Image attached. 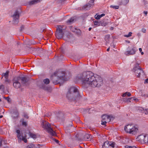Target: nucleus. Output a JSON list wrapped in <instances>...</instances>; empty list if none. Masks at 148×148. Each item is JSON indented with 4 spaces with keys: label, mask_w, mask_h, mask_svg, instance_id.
<instances>
[{
    "label": "nucleus",
    "mask_w": 148,
    "mask_h": 148,
    "mask_svg": "<svg viewBox=\"0 0 148 148\" xmlns=\"http://www.w3.org/2000/svg\"><path fill=\"white\" fill-rule=\"evenodd\" d=\"M143 109L144 111V112L145 114H147L148 113V109H145L144 110V109L143 108Z\"/></svg>",
    "instance_id": "43"
},
{
    "label": "nucleus",
    "mask_w": 148,
    "mask_h": 148,
    "mask_svg": "<svg viewBox=\"0 0 148 148\" xmlns=\"http://www.w3.org/2000/svg\"><path fill=\"white\" fill-rule=\"evenodd\" d=\"M72 32H75L78 36L81 35V31L80 29H75V31H72Z\"/></svg>",
    "instance_id": "26"
},
{
    "label": "nucleus",
    "mask_w": 148,
    "mask_h": 148,
    "mask_svg": "<svg viewBox=\"0 0 148 148\" xmlns=\"http://www.w3.org/2000/svg\"><path fill=\"white\" fill-rule=\"evenodd\" d=\"M124 36L125 37H127V38H128L129 37H130V36L128 35H124Z\"/></svg>",
    "instance_id": "56"
},
{
    "label": "nucleus",
    "mask_w": 148,
    "mask_h": 148,
    "mask_svg": "<svg viewBox=\"0 0 148 148\" xmlns=\"http://www.w3.org/2000/svg\"><path fill=\"white\" fill-rule=\"evenodd\" d=\"M145 97H148V94H147L146 95H145Z\"/></svg>",
    "instance_id": "63"
},
{
    "label": "nucleus",
    "mask_w": 148,
    "mask_h": 148,
    "mask_svg": "<svg viewBox=\"0 0 148 148\" xmlns=\"http://www.w3.org/2000/svg\"><path fill=\"white\" fill-rule=\"evenodd\" d=\"M91 7V5L89 4L88 3L86 4V5H84L82 7L85 10H89Z\"/></svg>",
    "instance_id": "19"
},
{
    "label": "nucleus",
    "mask_w": 148,
    "mask_h": 148,
    "mask_svg": "<svg viewBox=\"0 0 148 148\" xmlns=\"http://www.w3.org/2000/svg\"><path fill=\"white\" fill-rule=\"evenodd\" d=\"M13 19V23L15 24H17L19 22V13L17 10L14 12L12 16Z\"/></svg>",
    "instance_id": "7"
},
{
    "label": "nucleus",
    "mask_w": 148,
    "mask_h": 148,
    "mask_svg": "<svg viewBox=\"0 0 148 148\" xmlns=\"http://www.w3.org/2000/svg\"><path fill=\"white\" fill-rule=\"evenodd\" d=\"M24 26L23 25H22L20 27V32L22 31L24 29Z\"/></svg>",
    "instance_id": "47"
},
{
    "label": "nucleus",
    "mask_w": 148,
    "mask_h": 148,
    "mask_svg": "<svg viewBox=\"0 0 148 148\" xmlns=\"http://www.w3.org/2000/svg\"><path fill=\"white\" fill-rule=\"evenodd\" d=\"M110 38V35H107L105 36V40L106 41V44L107 45V43H108L109 39Z\"/></svg>",
    "instance_id": "23"
},
{
    "label": "nucleus",
    "mask_w": 148,
    "mask_h": 148,
    "mask_svg": "<svg viewBox=\"0 0 148 148\" xmlns=\"http://www.w3.org/2000/svg\"><path fill=\"white\" fill-rule=\"evenodd\" d=\"M29 133L30 136L32 138H36V135L35 134H33L31 132H29Z\"/></svg>",
    "instance_id": "33"
},
{
    "label": "nucleus",
    "mask_w": 148,
    "mask_h": 148,
    "mask_svg": "<svg viewBox=\"0 0 148 148\" xmlns=\"http://www.w3.org/2000/svg\"><path fill=\"white\" fill-rule=\"evenodd\" d=\"M2 140H0V146H1L2 145Z\"/></svg>",
    "instance_id": "58"
},
{
    "label": "nucleus",
    "mask_w": 148,
    "mask_h": 148,
    "mask_svg": "<svg viewBox=\"0 0 148 148\" xmlns=\"http://www.w3.org/2000/svg\"><path fill=\"white\" fill-rule=\"evenodd\" d=\"M66 97L69 100H78L82 98L80 95L77 88L72 87L69 90L67 93Z\"/></svg>",
    "instance_id": "3"
},
{
    "label": "nucleus",
    "mask_w": 148,
    "mask_h": 148,
    "mask_svg": "<svg viewBox=\"0 0 148 148\" xmlns=\"http://www.w3.org/2000/svg\"><path fill=\"white\" fill-rule=\"evenodd\" d=\"M50 130L48 132L51 135L53 136L56 135V134L55 132L53 130L52 128L50 129Z\"/></svg>",
    "instance_id": "27"
},
{
    "label": "nucleus",
    "mask_w": 148,
    "mask_h": 148,
    "mask_svg": "<svg viewBox=\"0 0 148 148\" xmlns=\"http://www.w3.org/2000/svg\"><path fill=\"white\" fill-rule=\"evenodd\" d=\"M29 44L28 45H35L36 44V42L34 41L33 40H30L29 41Z\"/></svg>",
    "instance_id": "34"
},
{
    "label": "nucleus",
    "mask_w": 148,
    "mask_h": 148,
    "mask_svg": "<svg viewBox=\"0 0 148 148\" xmlns=\"http://www.w3.org/2000/svg\"><path fill=\"white\" fill-rule=\"evenodd\" d=\"M18 111L17 109H16L13 111L12 113V117L13 119H15L18 117Z\"/></svg>",
    "instance_id": "13"
},
{
    "label": "nucleus",
    "mask_w": 148,
    "mask_h": 148,
    "mask_svg": "<svg viewBox=\"0 0 148 148\" xmlns=\"http://www.w3.org/2000/svg\"><path fill=\"white\" fill-rule=\"evenodd\" d=\"M73 123L71 121H68L66 122V126L65 127H73Z\"/></svg>",
    "instance_id": "20"
},
{
    "label": "nucleus",
    "mask_w": 148,
    "mask_h": 148,
    "mask_svg": "<svg viewBox=\"0 0 148 148\" xmlns=\"http://www.w3.org/2000/svg\"><path fill=\"white\" fill-rule=\"evenodd\" d=\"M133 124H128L125 126L124 127V130L125 131L130 134V131L131 130L133 127Z\"/></svg>",
    "instance_id": "10"
},
{
    "label": "nucleus",
    "mask_w": 148,
    "mask_h": 148,
    "mask_svg": "<svg viewBox=\"0 0 148 148\" xmlns=\"http://www.w3.org/2000/svg\"><path fill=\"white\" fill-rule=\"evenodd\" d=\"M109 50H110V48H109L107 49V51H109Z\"/></svg>",
    "instance_id": "62"
},
{
    "label": "nucleus",
    "mask_w": 148,
    "mask_h": 148,
    "mask_svg": "<svg viewBox=\"0 0 148 148\" xmlns=\"http://www.w3.org/2000/svg\"><path fill=\"white\" fill-rule=\"evenodd\" d=\"M16 133L17 134V137L18 139H21V136L20 134V131L19 130H17L16 131Z\"/></svg>",
    "instance_id": "30"
},
{
    "label": "nucleus",
    "mask_w": 148,
    "mask_h": 148,
    "mask_svg": "<svg viewBox=\"0 0 148 148\" xmlns=\"http://www.w3.org/2000/svg\"><path fill=\"white\" fill-rule=\"evenodd\" d=\"M127 92H126L125 93H124L123 95H122V97H125L126 95H127Z\"/></svg>",
    "instance_id": "52"
},
{
    "label": "nucleus",
    "mask_w": 148,
    "mask_h": 148,
    "mask_svg": "<svg viewBox=\"0 0 148 148\" xmlns=\"http://www.w3.org/2000/svg\"><path fill=\"white\" fill-rule=\"evenodd\" d=\"M132 98H128L127 99H125V98H123V101H124L125 102H128V101H129L130 102V100Z\"/></svg>",
    "instance_id": "40"
},
{
    "label": "nucleus",
    "mask_w": 148,
    "mask_h": 148,
    "mask_svg": "<svg viewBox=\"0 0 148 148\" xmlns=\"http://www.w3.org/2000/svg\"><path fill=\"white\" fill-rule=\"evenodd\" d=\"M53 140L57 143H59V141L58 140H56L55 139H54Z\"/></svg>",
    "instance_id": "54"
},
{
    "label": "nucleus",
    "mask_w": 148,
    "mask_h": 148,
    "mask_svg": "<svg viewBox=\"0 0 148 148\" xmlns=\"http://www.w3.org/2000/svg\"><path fill=\"white\" fill-rule=\"evenodd\" d=\"M4 98L7 101L8 103H10L11 101L10 98L9 97H5Z\"/></svg>",
    "instance_id": "42"
},
{
    "label": "nucleus",
    "mask_w": 148,
    "mask_h": 148,
    "mask_svg": "<svg viewBox=\"0 0 148 148\" xmlns=\"http://www.w3.org/2000/svg\"><path fill=\"white\" fill-rule=\"evenodd\" d=\"M21 81L20 77H16L13 78L12 79L13 86L16 88H20L21 86V84L20 81Z\"/></svg>",
    "instance_id": "6"
},
{
    "label": "nucleus",
    "mask_w": 148,
    "mask_h": 148,
    "mask_svg": "<svg viewBox=\"0 0 148 148\" xmlns=\"http://www.w3.org/2000/svg\"><path fill=\"white\" fill-rule=\"evenodd\" d=\"M101 22L102 24H103L104 25H105L103 26H105L107 25V23L106 22H104L103 21H101Z\"/></svg>",
    "instance_id": "51"
},
{
    "label": "nucleus",
    "mask_w": 148,
    "mask_h": 148,
    "mask_svg": "<svg viewBox=\"0 0 148 148\" xmlns=\"http://www.w3.org/2000/svg\"><path fill=\"white\" fill-rule=\"evenodd\" d=\"M102 122L101 123V124L102 125H105L106 124V123H107V122L106 121H102V120H101Z\"/></svg>",
    "instance_id": "44"
},
{
    "label": "nucleus",
    "mask_w": 148,
    "mask_h": 148,
    "mask_svg": "<svg viewBox=\"0 0 148 148\" xmlns=\"http://www.w3.org/2000/svg\"><path fill=\"white\" fill-rule=\"evenodd\" d=\"M132 32H129L128 33V35L130 36H132Z\"/></svg>",
    "instance_id": "55"
},
{
    "label": "nucleus",
    "mask_w": 148,
    "mask_h": 148,
    "mask_svg": "<svg viewBox=\"0 0 148 148\" xmlns=\"http://www.w3.org/2000/svg\"><path fill=\"white\" fill-rule=\"evenodd\" d=\"M40 88L45 90H47V88L46 87L45 85L43 84L41 85V86L40 87Z\"/></svg>",
    "instance_id": "37"
},
{
    "label": "nucleus",
    "mask_w": 148,
    "mask_h": 148,
    "mask_svg": "<svg viewBox=\"0 0 148 148\" xmlns=\"http://www.w3.org/2000/svg\"><path fill=\"white\" fill-rule=\"evenodd\" d=\"M127 96L128 97H130L131 96V94L130 92H127Z\"/></svg>",
    "instance_id": "50"
},
{
    "label": "nucleus",
    "mask_w": 148,
    "mask_h": 148,
    "mask_svg": "<svg viewBox=\"0 0 148 148\" xmlns=\"http://www.w3.org/2000/svg\"><path fill=\"white\" fill-rule=\"evenodd\" d=\"M34 145L31 143L27 147V148H32L34 146Z\"/></svg>",
    "instance_id": "38"
},
{
    "label": "nucleus",
    "mask_w": 148,
    "mask_h": 148,
    "mask_svg": "<svg viewBox=\"0 0 148 148\" xmlns=\"http://www.w3.org/2000/svg\"><path fill=\"white\" fill-rule=\"evenodd\" d=\"M139 50L141 52L142 51V49L141 48H139Z\"/></svg>",
    "instance_id": "60"
},
{
    "label": "nucleus",
    "mask_w": 148,
    "mask_h": 148,
    "mask_svg": "<svg viewBox=\"0 0 148 148\" xmlns=\"http://www.w3.org/2000/svg\"><path fill=\"white\" fill-rule=\"evenodd\" d=\"M0 88H1V89L2 90H5V87L4 85H0Z\"/></svg>",
    "instance_id": "45"
},
{
    "label": "nucleus",
    "mask_w": 148,
    "mask_h": 148,
    "mask_svg": "<svg viewBox=\"0 0 148 148\" xmlns=\"http://www.w3.org/2000/svg\"><path fill=\"white\" fill-rule=\"evenodd\" d=\"M94 24L95 25H97V26H99L100 25L103 26L105 25H104L103 24H102L101 22L100 21L99 22L97 21H94Z\"/></svg>",
    "instance_id": "21"
},
{
    "label": "nucleus",
    "mask_w": 148,
    "mask_h": 148,
    "mask_svg": "<svg viewBox=\"0 0 148 148\" xmlns=\"http://www.w3.org/2000/svg\"><path fill=\"white\" fill-rule=\"evenodd\" d=\"M91 29L92 28L91 27H90L88 29L89 31H90Z\"/></svg>",
    "instance_id": "61"
},
{
    "label": "nucleus",
    "mask_w": 148,
    "mask_h": 148,
    "mask_svg": "<svg viewBox=\"0 0 148 148\" xmlns=\"http://www.w3.org/2000/svg\"><path fill=\"white\" fill-rule=\"evenodd\" d=\"M125 41L126 42H127L128 43H129L130 42V41L129 40H125Z\"/></svg>",
    "instance_id": "59"
},
{
    "label": "nucleus",
    "mask_w": 148,
    "mask_h": 148,
    "mask_svg": "<svg viewBox=\"0 0 148 148\" xmlns=\"http://www.w3.org/2000/svg\"><path fill=\"white\" fill-rule=\"evenodd\" d=\"M133 71L135 72V75L138 77H140L141 74L144 73L142 69L139 66V63L137 62L135 66L133 69Z\"/></svg>",
    "instance_id": "5"
},
{
    "label": "nucleus",
    "mask_w": 148,
    "mask_h": 148,
    "mask_svg": "<svg viewBox=\"0 0 148 148\" xmlns=\"http://www.w3.org/2000/svg\"><path fill=\"white\" fill-rule=\"evenodd\" d=\"M102 121H105L107 122H109L111 121V118L110 116L107 115L106 114L103 115L102 116Z\"/></svg>",
    "instance_id": "11"
},
{
    "label": "nucleus",
    "mask_w": 148,
    "mask_h": 148,
    "mask_svg": "<svg viewBox=\"0 0 148 148\" xmlns=\"http://www.w3.org/2000/svg\"><path fill=\"white\" fill-rule=\"evenodd\" d=\"M105 15L104 14H102L101 15L96 14L95 15V17L97 20L100 19L103 16Z\"/></svg>",
    "instance_id": "22"
},
{
    "label": "nucleus",
    "mask_w": 148,
    "mask_h": 148,
    "mask_svg": "<svg viewBox=\"0 0 148 148\" xmlns=\"http://www.w3.org/2000/svg\"><path fill=\"white\" fill-rule=\"evenodd\" d=\"M90 135L88 134H86L85 135V137L87 139H88L89 138H90Z\"/></svg>",
    "instance_id": "41"
},
{
    "label": "nucleus",
    "mask_w": 148,
    "mask_h": 148,
    "mask_svg": "<svg viewBox=\"0 0 148 148\" xmlns=\"http://www.w3.org/2000/svg\"><path fill=\"white\" fill-rule=\"evenodd\" d=\"M143 142L148 143V134L145 135Z\"/></svg>",
    "instance_id": "31"
},
{
    "label": "nucleus",
    "mask_w": 148,
    "mask_h": 148,
    "mask_svg": "<svg viewBox=\"0 0 148 148\" xmlns=\"http://www.w3.org/2000/svg\"><path fill=\"white\" fill-rule=\"evenodd\" d=\"M66 27L63 25H58L57 26L56 29V32L55 33V36L58 39H60L63 37V39L66 40H68L69 38L68 35L67 37L64 36V34L66 32Z\"/></svg>",
    "instance_id": "4"
},
{
    "label": "nucleus",
    "mask_w": 148,
    "mask_h": 148,
    "mask_svg": "<svg viewBox=\"0 0 148 148\" xmlns=\"http://www.w3.org/2000/svg\"><path fill=\"white\" fill-rule=\"evenodd\" d=\"M21 83L23 86H27L29 85L28 82L29 81V78L26 77H20Z\"/></svg>",
    "instance_id": "8"
},
{
    "label": "nucleus",
    "mask_w": 148,
    "mask_h": 148,
    "mask_svg": "<svg viewBox=\"0 0 148 148\" xmlns=\"http://www.w3.org/2000/svg\"><path fill=\"white\" fill-rule=\"evenodd\" d=\"M144 13L145 14V15H147V11H144Z\"/></svg>",
    "instance_id": "57"
},
{
    "label": "nucleus",
    "mask_w": 148,
    "mask_h": 148,
    "mask_svg": "<svg viewBox=\"0 0 148 148\" xmlns=\"http://www.w3.org/2000/svg\"><path fill=\"white\" fill-rule=\"evenodd\" d=\"M9 71H7L5 73H3L2 74V77H4L5 78H7V77H8L9 75Z\"/></svg>",
    "instance_id": "24"
},
{
    "label": "nucleus",
    "mask_w": 148,
    "mask_h": 148,
    "mask_svg": "<svg viewBox=\"0 0 148 148\" xmlns=\"http://www.w3.org/2000/svg\"><path fill=\"white\" fill-rule=\"evenodd\" d=\"M129 1V0H122L121 2H120V5H126Z\"/></svg>",
    "instance_id": "28"
},
{
    "label": "nucleus",
    "mask_w": 148,
    "mask_h": 148,
    "mask_svg": "<svg viewBox=\"0 0 148 148\" xmlns=\"http://www.w3.org/2000/svg\"><path fill=\"white\" fill-rule=\"evenodd\" d=\"M110 7L113 8L115 9H119V6L117 5H112L110 6Z\"/></svg>",
    "instance_id": "36"
},
{
    "label": "nucleus",
    "mask_w": 148,
    "mask_h": 148,
    "mask_svg": "<svg viewBox=\"0 0 148 148\" xmlns=\"http://www.w3.org/2000/svg\"><path fill=\"white\" fill-rule=\"evenodd\" d=\"M42 127L46 129V130L48 132L50 130L52 129L51 127V125L49 123L47 122L43 123H42Z\"/></svg>",
    "instance_id": "9"
},
{
    "label": "nucleus",
    "mask_w": 148,
    "mask_h": 148,
    "mask_svg": "<svg viewBox=\"0 0 148 148\" xmlns=\"http://www.w3.org/2000/svg\"><path fill=\"white\" fill-rule=\"evenodd\" d=\"M23 116L25 118H26L27 119H28V118L29 117H28L27 114L26 113H24Z\"/></svg>",
    "instance_id": "48"
},
{
    "label": "nucleus",
    "mask_w": 148,
    "mask_h": 148,
    "mask_svg": "<svg viewBox=\"0 0 148 148\" xmlns=\"http://www.w3.org/2000/svg\"><path fill=\"white\" fill-rule=\"evenodd\" d=\"M77 78L81 81L82 86L85 88L89 86L99 87L103 85L102 78L99 76H95L91 71H85L78 74Z\"/></svg>",
    "instance_id": "1"
},
{
    "label": "nucleus",
    "mask_w": 148,
    "mask_h": 148,
    "mask_svg": "<svg viewBox=\"0 0 148 148\" xmlns=\"http://www.w3.org/2000/svg\"><path fill=\"white\" fill-rule=\"evenodd\" d=\"M94 0H91L88 2V4L90 5L91 6L92 5H93V4L94 3Z\"/></svg>",
    "instance_id": "39"
},
{
    "label": "nucleus",
    "mask_w": 148,
    "mask_h": 148,
    "mask_svg": "<svg viewBox=\"0 0 148 148\" xmlns=\"http://www.w3.org/2000/svg\"><path fill=\"white\" fill-rule=\"evenodd\" d=\"M74 20L75 19L73 18H71L67 21V23L69 25L71 24L74 22Z\"/></svg>",
    "instance_id": "25"
},
{
    "label": "nucleus",
    "mask_w": 148,
    "mask_h": 148,
    "mask_svg": "<svg viewBox=\"0 0 148 148\" xmlns=\"http://www.w3.org/2000/svg\"><path fill=\"white\" fill-rule=\"evenodd\" d=\"M145 135H141L139 136H138L137 138V139L138 140L140 141L141 142H143V141L144 140V138Z\"/></svg>",
    "instance_id": "17"
},
{
    "label": "nucleus",
    "mask_w": 148,
    "mask_h": 148,
    "mask_svg": "<svg viewBox=\"0 0 148 148\" xmlns=\"http://www.w3.org/2000/svg\"><path fill=\"white\" fill-rule=\"evenodd\" d=\"M5 82L6 83H9L10 82V81L8 79V77L7 78H5Z\"/></svg>",
    "instance_id": "46"
},
{
    "label": "nucleus",
    "mask_w": 148,
    "mask_h": 148,
    "mask_svg": "<svg viewBox=\"0 0 148 148\" xmlns=\"http://www.w3.org/2000/svg\"><path fill=\"white\" fill-rule=\"evenodd\" d=\"M133 127L131 130L130 132V134H132L134 135L137 132L138 129L137 127L134 126V125L133 126Z\"/></svg>",
    "instance_id": "14"
},
{
    "label": "nucleus",
    "mask_w": 148,
    "mask_h": 148,
    "mask_svg": "<svg viewBox=\"0 0 148 148\" xmlns=\"http://www.w3.org/2000/svg\"><path fill=\"white\" fill-rule=\"evenodd\" d=\"M42 0H33L29 1L28 3L30 5H32L38 3Z\"/></svg>",
    "instance_id": "18"
},
{
    "label": "nucleus",
    "mask_w": 148,
    "mask_h": 148,
    "mask_svg": "<svg viewBox=\"0 0 148 148\" xmlns=\"http://www.w3.org/2000/svg\"><path fill=\"white\" fill-rule=\"evenodd\" d=\"M19 139L20 140L23 141L25 143H26L27 142V139L22 135L21 136V139Z\"/></svg>",
    "instance_id": "35"
},
{
    "label": "nucleus",
    "mask_w": 148,
    "mask_h": 148,
    "mask_svg": "<svg viewBox=\"0 0 148 148\" xmlns=\"http://www.w3.org/2000/svg\"><path fill=\"white\" fill-rule=\"evenodd\" d=\"M3 116L2 115H1L0 116V118H2V117H3Z\"/></svg>",
    "instance_id": "64"
},
{
    "label": "nucleus",
    "mask_w": 148,
    "mask_h": 148,
    "mask_svg": "<svg viewBox=\"0 0 148 148\" xmlns=\"http://www.w3.org/2000/svg\"><path fill=\"white\" fill-rule=\"evenodd\" d=\"M43 82L45 84H47L49 83L50 81L48 79L46 78L43 80Z\"/></svg>",
    "instance_id": "32"
},
{
    "label": "nucleus",
    "mask_w": 148,
    "mask_h": 148,
    "mask_svg": "<svg viewBox=\"0 0 148 148\" xmlns=\"http://www.w3.org/2000/svg\"><path fill=\"white\" fill-rule=\"evenodd\" d=\"M145 83H148V79H145L144 82Z\"/></svg>",
    "instance_id": "53"
},
{
    "label": "nucleus",
    "mask_w": 148,
    "mask_h": 148,
    "mask_svg": "<svg viewBox=\"0 0 148 148\" xmlns=\"http://www.w3.org/2000/svg\"><path fill=\"white\" fill-rule=\"evenodd\" d=\"M53 76L52 82L53 83L56 84L60 82V80H62L63 81L68 80L71 77V74L69 71L64 72L59 70L54 73Z\"/></svg>",
    "instance_id": "2"
},
{
    "label": "nucleus",
    "mask_w": 148,
    "mask_h": 148,
    "mask_svg": "<svg viewBox=\"0 0 148 148\" xmlns=\"http://www.w3.org/2000/svg\"><path fill=\"white\" fill-rule=\"evenodd\" d=\"M64 116L62 112H59L56 114V116L57 119H62Z\"/></svg>",
    "instance_id": "16"
},
{
    "label": "nucleus",
    "mask_w": 148,
    "mask_h": 148,
    "mask_svg": "<svg viewBox=\"0 0 148 148\" xmlns=\"http://www.w3.org/2000/svg\"><path fill=\"white\" fill-rule=\"evenodd\" d=\"M73 127H65V132L66 133H71L73 131V130L72 129V128Z\"/></svg>",
    "instance_id": "15"
},
{
    "label": "nucleus",
    "mask_w": 148,
    "mask_h": 148,
    "mask_svg": "<svg viewBox=\"0 0 148 148\" xmlns=\"http://www.w3.org/2000/svg\"><path fill=\"white\" fill-rule=\"evenodd\" d=\"M24 119H22L21 121L20 122H22V124L23 126L26 127L27 125V123L24 121Z\"/></svg>",
    "instance_id": "29"
},
{
    "label": "nucleus",
    "mask_w": 148,
    "mask_h": 148,
    "mask_svg": "<svg viewBox=\"0 0 148 148\" xmlns=\"http://www.w3.org/2000/svg\"><path fill=\"white\" fill-rule=\"evenodd\" d=\"M142 31L143 33H145L146 32V29H145L143 28L142 29Z\"/></svg>",
    "instance_id": "49"
},
{
    "label": "nucleus",
    "mask_w": 148,
    "mask_h": 148,
    "mask_svg": "<svg viewBox=\"0 0 148 148\" xmlns=\"http://www.w3.org/2000/svg\"><path fill=\"white\" fill-rule=\"evenodd\" d=\"M136 50L135 48H133L130 51H128L125 52V54L127 56H129L131 55H133L135 54Z\"/></svg>",
    "instance_id": "12"
}]
</instances>
